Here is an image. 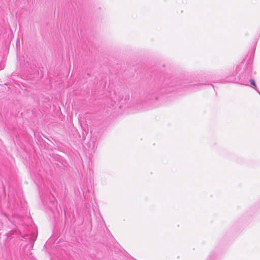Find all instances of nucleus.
<instances>
[{
    "label": "nucleus",
    "mask_w": 260,
    "mask_h": 260,
    "mask_svg": "<svg viewBox=\"0 0 260 260\" xmlns=\"http://www.w3.org/2000/svg\"><path fill=\"white\" fill-rule=\"evenodd\" d=\"M240 83L242 85H248V81H247V80H243L242 77L240 78Z\"/></svg>",
    "instance_id": "nucleus-2"
},
{
    "label": "nucleus",
    "mask_w": 260,
    "mask_h": 260,
    "mask_svg": "<svg viewBox=\"0 0 260 260\" xmlns=\"http://www.w3.org/2000/svg\"><path fill=\"white\" fill-rule=\"evenodd\" d=\"M249 82H250V84L252 85H253V87H252L255 90H256L257 92H258L260 94L259 91H258V90L257 88V86L256 85L254 80L253 79H250Z\"/></svg>",
    "instance_id": "nucleus-1"
}]
</instances>
